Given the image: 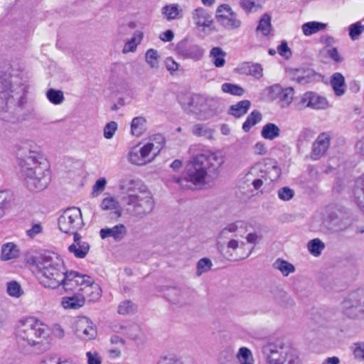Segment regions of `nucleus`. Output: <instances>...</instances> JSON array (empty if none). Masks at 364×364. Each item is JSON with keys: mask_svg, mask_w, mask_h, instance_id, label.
I'll return each instance as SVG.
<instances>
[{"mask_svg": "<svg viewBox=\"0 0 364 364\" xmlns=\"http://www.w3.org/2000/svg\"><path fill=\"white\" fill-rule=\"evenodd\" d=\"M225 163L223 154L219 151H203L193 156L186 167L183 178H173V181L183 188H191V185L203 186L208 176H216Z\"/></svg>", "mask_w": 364, "mask_h": 364, "instance_id": "f257e3e1", "label": "nucleus"}, {"mask_svg": "<svg viewBox=\"0 0 364 364\" xmlns=\"http://www.w3.org/2000/svg\"><path fill=\"white\" fill-rule=\"evenodd\" d=\"M16 154L19 171L28 188L36 192L43 190L46 157L43 149L26 142L18 148Z\"/></svg>", "mask_w": 364, "mask_h": 364, "instance_id": "f03ea898", "label": "nucleus"}, {"mask_svg": "<svg viewBox=\"0 0 364 364\" xmlns=\"http://www.w3.org/2000/svg\"><path fill=\"white\" fill-rule=\"evenodd\" d=\"M26 78L23 67L13 65L9 73L0 80V113L21 107L26 102Z\"/></svg>", "mask_w": 364, "mask_h": 364, "instance_id": "7ed1b4c3", "label": "nucleus"}, {"mask_svg": "<svg viewBox=\"0 0 364 364\" xmlns=\"http://www.w3.org/2000/svg\"><path fill=\"white\" fill-rule=\"evenodd\" d=\"M248 225L243 221H237L228 224L224 228L220 234V238L230 239L227 243L226 247L221 249L223 256L230 261H238L248 257L254 247L248 249L247 252L244 251L246 243L241 241L240 238H243L247 232Z\"/></svg>", "mask_w": 364, "mask_h": 364, "instance_id": "20e7f679", "label": "nucleus"}, {"mask_svg": "<svg viewBox=\"0 0 364 364\" xmlns=\"http://www.w3.org/2000/svg\"><path fill=\"white\" fill-rule=\"evenodd\" d=\"M45 324L35 317L22 318L18 321L16 337L18 345L23 349L27 347H38L41 349L43 346Z\"/></svg>", "mask_w": 364, "mask_h": 364, "instance_id": "39448f33", "label": "nucleus"}, {"mask_svg": "<svg viewBox=\"0 0 364 364\" xmlns=\"http://www.w3.org/2000/svg\"><path fill=\"white\" fill-rule=\"evenodd\" d=\"M262 351L267 364H296L299 360L297 350L281 339L267 343Z\"/></svg>", "mask_w": 364, "mask_h": 364, "instance_id": "423d86ee", "label": "nucleus"}, {"mask_svg": "<svg viewBox=\"0 0 364 364\" xmlns=\"http://www.w3.org/2000/svg\"><path fill=\"white\" fill-rule=\"evenodd\" d=\"M122 200L127 213L135 217L143 218L150 214L155 206L152 193L147 188L134 194L123 196Z\"/></svg>", "mask_w": 364, "mask_h": 364, "instance_id": "0eeeda50", "label": "nucleus"}, {"mask_svg": "<svg viewBox=\"0 0 364 364\" xmlns=\"http://www.w3.org/2000/svg\"><path fill=\"white\" fill-rule=\"evenodd\" d=\"M25 259L31 273L46 287V250L33 247L26 252Z\"/></svg>", "mask_w": 364, "mask_h": 364, "instance_id": "6e6552de", "label": "nucleus"}, {"mask_svg": "<svg viewBox=\"0 0 364 364\" xmlns=\"http://www.w3.org/2000/svg\"><path fill=\"white\" fill-rule=\"evenodd\" d=\"M58 225L60 230L64 233L73 235L79 234L85 223L81 210L79 208L71 207L64 210L58 218Z\"/></svg>", "mask_w": 364, "mask_h": 364, "instance_id": "1a4fd4ad", "label": "nucleus"}, {"mask_svg": "<svg viewBox=\"0 0 364 364\" xmlns=\"http://www.w3.org/2000/svg\"><path fill=\"white\" fill-rule=\"evenodd\" d=\"M217 21L228 30L237 29L241 26V21L228 4L220 5L215 14Z\"/></svg>", "mask_w": 364, "mask_h": 364, "instance_id": "9d476101", "label": "nucleus"}, {"mask_svg": "<svg viewBox=\"0 0 364 364\" xmlns=\"http://www.w3.org/2000/svg\"><path fill=\"white\" fill-rule=\"evenodd\" d=\"M361 302V294L359 292L350 294L341 302V309L343 315L350 319L358 318L361 312L358 308Z\"/></svg>", "mask_w": 364, "mask_h": 364, "instance_id": "9b49d317", "label": "nucleus"}, {"mask_svg": "<svg viewBox=\"0 0 364 364\" xmlns=\"http://www.w3.org/2000/svg\"><path fill=\"white\" fill-rule=\"evenodd\" d=\"M289 77L301 85L318 81L321 75L309 68H289L287 70Z\"/></svg>", "mask_w": 364, "mask_h": 364, "instance_id": "f8f14e48", "label": "nucleus"}, {"mask_svg": "<svg viewBox=\"0 0 364 364\" xmlns=\"http://www.w3.org/2000/svg\"><path fill=\"white\" fill-rule=\"evenodd\" d=\"M177 53L184 59L199 61L204 55L205 50L197 44H187V40H183L177 44Z\"/></svg>", "mask_w": 364, "mask_h": 364, "instance_id": "ddd939ff", "label": "nucleus"}, {"mask_svg": "<svg viewBox=\"0 0 364 364\" xmlns=\"http://www.w3.org/2000/svg\"><path fill=\"white\" fill-rule=\"evenodd\" d=\"M171 294V301L180 306H191L196 301V292L191 288H173Z\"/></svg>", "mask_w": 364, "mask_h": 364, "instance_id": "4468645a", "label": "nucleus"}, {"mask_svg": "<svg viewBox=\"0 0 364 364\" xmlns=\"http://www.w3.org/2000/svg\"><path fill=\"white\" fill-rule=\"evenodd\" d=\"M75 334L82 340L90 341L96 337L97 330L88 318L82 317L76 322Z\"/></svg>", "mask_w": 364, "mask_h": 364, "instance_id": "2eb2a0df", "label": "nucleus"}, {"mask_svg": "<svg viewBox=\"0 0 364 364\" xmlns=\"http://www.w3.org/2000/svg\"><path fill=\"white\" fill-rule=\"evenodd\" d=\"M331 139L329 133H321L312 144L311 158L318 160L324 156L330 146Z\"/></svg>", "mask_w": 364, "mask_h": 364, "instance_id": "dca6fc26", "label": "nucleus"}, {"mask_svg": "<svg viewBox=\"0 0 364 364\" xmlns=\"http://www.w3.org/2000/svg\"><path fill=\"white\" fill-rule=\"evenodd\" d=\"M199 116L200 119H207L218 114L221 111L220 102L215 98L201 99Z\"/></svg>", "mask_w": 364, "mask_h": 364, "instance_id": "f3484780", "label": "nucleus"}, {"mask_svg": "<svg viewBox=\"0 0 364 364\" xmlns=\"http://www.w3.org/2000/svg\"><path fill=\"white\" fill-rule=\"evenodd\" d=\"M264 161V165L259 171L262 173V178L267 183H269L279 178L282 171L276 161L267 159Z\"/></svg>", "mask_w": 364, "mask_h": 364, "instance_id": "a211bd4d", "label": "nucleus"}, {"mask_svg": "<svg viewBox=\"0 0 364 364\" xmlns=\"http://www.w3.org/2000/svg\"><path fill=\"white\" fill-rule=\"evenodd\" d=\"M56 266L59 267V269H50L47 273V288L55 289L60 287L65 279L67 272L65 264L58 262V265Z\"/></svg>", "mask_w": 364, "mask_h": 364, "instance_id": "6ab92c4d", "label": "nucleus"}, {"mask_svg": "<svg viewBox=\"0 0 364 364\" xmlns=\"http://www.w3.org/2000/svg\"><path fill=\"white\" fill-rule=\"evenodd\" d=\"M68 250L75 257L83 259L89 252L90 245L82 240L80 234H75L73 236V243L68 246Z\"/></svg>", "mask_w": 364, "mask_h": 364, "instance_id": "aec40b11", "label": "nucleus"}, {"mask_svg": "<svg viewBox=\"0 0 364 364\" xmlns=\"http://www.w3.org/2000/svg\"><path fill=\"white\" fill-rule=\"evenodd\" d=\"M302 102L306 104V107L316 109H323L328 106L325 97L313 92H306L302 97Z\"/></svg>", "mask_w": 364, "mask_h": 364, "instance_id": "412c9836", "label": "nucleus"}, {"mask_svg": "<svg viewBox=\"0 0 364 364\" xmlns=\"http://www.w3.org/2000/svg\"><path fill=\"white\" fill-rule=\"evenodd\" d=\"M127 229L123 224H118L112 228H102L100 231L102 239L112 237L115 241H121L127 235Z\"/></svg>", "mask_w": 364, "mask_h": 364, "instance_id": "4be33fe9", "label": "nucleus"}, {"mask_svg": "<svg viewBox=\"0 0 364 364\" xmlns=\"http://www.w3.org/2000/svg\"><path fill=\"white\" fill-rule=\"evenodd\" d=\"M142 188H146V187L141 185L140 181L133 177H125L119 181V189L122 191L123 196L134 194Z\"/></svg>", "mask_w": 364, "mask_h": 364, "instance_id": "5701e85b", "label": "nucleus"}, {"mask_svg": "<svg viewBox=\"0 0 364 364\" xmlns=\"http://www.w3.org/2000/svg\"><path fill=\"white\" fill-rule=\"evenodd\" d=\"M271 89L273 93L279 96L282 107H287L291 103L294 95V89L291 87L282 88L280 85H275Z\"/></svg>", "mask_w": 364, "mask_h": 364, "instance_id": "b1692460", "label": "nucleus"}, {"mask_svg": "<svg viewBox=\"0 0 364 364\" xmlns=\"http://www.w3.org/2000/svg\"><path fill=\"white\" fill-rule=\"evenodd\" d=\"M21 251L16 244L12 242L4 243L1 247L0 259L6 262L19 257Z\"/></svg>", "mask_w": 364, "mask_h": 364, "instance_id": "393cba45", "label": "nucleus"}, {"mask_svg": "<svg viewBox=\"0 0 364 364\" xmlns=\"http://www.w3.org/2000/svg\"><path fill=\"white\" fill-rule=\"evenodd\" d=\"M192 19L198 27H209L213 23L211 16L203 8H197L193 10Z\"/></svg>", "mask_w": 364, "mask_h": 364, "instance_id": "a878e982", "label": "nucleus"}, {"mask_svg": "<svg viewBox=\"0 0 364 364\" xmlns=\"http://www.w3.org/2000/svg\"><path fill=\"white\" fill-rule=\"evenodd\" d=\"M330 85L336 96L341 97L346 93V80L343 75L341 73H335L331 76Z\"/></svg>", "mask_w": 364, "mask_h": 364, "instance_id": "bb28decb", "label": "nucleus"}, {"mask_svg": "<svg viewBox=\"0 0 364 364\" xmlns=\"http://www.w3.org/2000/svg\"><path fill=\"white\" fill-rule=\"evenodd\" d=\"M101 208L104 210H110L117 218L122 215V207L119 202L114 197H107L102 200Z\"/></svg>", "mask_w": 364, "mask_h": 364, "instance_id": "cd10ccee", "label": "nucleus"}, {"mask_svg": "<svg viewBox=\"0 0 364 364\" xmlns=\"http://www.w3.org/2000/svg\"><path fill=\"white\" fill-rule=\"evenodd\" d=\"M161 11L164 18L168 21L178 18L182 12V9L177 4L166 5Z\"/></svg>", "mask_w": 364, "mask_h": 364, "instance_id": "c85d7f7f", "label": "nucleus"}, {"mask_svg": "<svg viewBox=\"0 0 364 364\" xmlns=\"http://www.w3.org/2000/svg\"><path fill=\"white\" fill-rule=\"evenodd\" d=\"M327 24L318 21H309L301 26V30L304 36H309L326 29Z\"/></svg>", "mask_w": 364, "mask_h": 364, "instance_id": "c756f323", "label": "nucleus"}, {"mask_svg": "<svg viewBox=\"0 0 364 364\" xmlns=\"http://www.w3.org/2000/svg\"><path fill=\"white\" fill-rule=\"evenodd\" d=\"M281 130L279 127L274 123H267L261 131L262 136L268 140H273L280 136Z\"/></svg>", "mask_w": 364, "mask_h": 364, "instance_id": "7c9ffc66", "label": "nucleus"}, {"mask_svg": "<svg viewBox=\"0 0 364 364\" xmlns=\"http://www.w3.org/2000/svg\"><path fill=\"white\" fill-rule=\"evenodd\" d=\"M226 53L220 47H214L210 52V58L216 68H222L225 64Z\"/></svg>", "mask_w": 364, "mask_h": 364, "instance_id": "2f4dec72", "label": "nucleus"}, {"mask_svg": "<svg viewBox=\"0 0 364 364\" xmlns=\"http://www.w3.org/2000/svg\"><path fill=\"white\" fill-rule=\"evenodd\" d=\"M250 105V101L247 100L240 101L230 107V113L235 117H240L247 112Z\"/></svg>", "mask_w": 364, "mask_h": 364, "instance_id": "473e14b6", "label": "nucleus"}, {"mask_svg": "<svg viewBox=\"0 0 364 364\" xmlns=\"http://www.w3.org/2000/svg\"><path fill=\"white\" fill-rule=\"evenodd\" d=\"M154 146L155 144L154 142H149L139 148V152H141V156L146 161V164L151 162L159 154L155 149Z\"/></svg>", "mask_w": 364, "mask_h": 364, "instance_id": "72a5a7b5", "label": "nucleus"}, {"mask_svg": "<svg viewBox=\"0 0 364 364\" xmlns=\"http://www.w3.org/2000/svg\"><path fill=\"white\" fill-rule=\"evenodd\" d=\"M272 266L284 277H287L289 274L294 273L296 271L295 267L292 264L282 259H276Z\"/></svg>", "mask_w": 364, "mask_h": 364, "instance_id": "f704fd0d", "label": "nucleus"}, {"mask_svg": "<svg viewBox=\"0 0 364 364\" xmlns=\"http://www.w3.org/2000/svg\"><path fill=\"white\" fill-rule=\"evenodd\" d=\"M146 120L143 117H136L132 119L131 124V132L134 136H141L146 129Z\"/></svg>", "mask_w": 364, "mask_h": 364, "instance_id": "c9c22d12", "label": "nucleus"}, {"mask_svg": "<svg viewBox=\"0 0 364 364\" xmlns=\"http://www.w3.org/2000/svg\"><path fill=\"white\" fill-rule=\"evenodd\" d=\"M80 289L85 291L90 301H97L101 296V288L97 284L95 283L94 280H92V284H89L87 287H85Z\"/></svg>", "mask_w": 364, "mask_h": 364, "instance_id": "e433bc0d", "label": "nucleus"}, {"mask_svg": "<svg viewBox=\"0 0 364 364\" xmlns=\"http://www.w3.org/2000/svg\"><path fill=\"white\" fill-rule=\"evenodd\" d=\"M271 31V16L268 14H264L259 21L257 31L261 32L263 36H267Z\"/></svg>", "mask_w": 364, "mask_h": 364, "instance_id": "4c0bfd02", "label": "nucleus"}, {"mask_svg": "<svg viewBox=\"0 0 364 364\" xmlns=\"http://www.w3.org/2000/svg\"><path fill=\"white\" fill-rule=\"evenodd\" d=\"M6 293L13 298L18 299L24 294L21 284L16 281H11L6 283Z\"/></svg>", "mask_w": 364, "mask_h": 364, "instance_id": "58836bf2", "label": "nucleus"}, {"mask_svg": "<svg viewBox=\"0 0 364 364\" xmlns=\"http://www.w3.org/2000/svg\"><path fill=\"white\" fill-rule=\"evenodd\" d=\"M85 304V298L83 296H72L63 299L62 304L65 309H76L82 306Z\"/></svg>", "mask_w": 364, "mask_h": 364, "instance_id": "ea45409f", "label": "nucleus"}, {"mask_svg": "<svg viewBox=\"0 0 364 364\" xmlns=\"http://www.w3.org/2000/svg\"><path fill=\"white\" fill-rule=\"evenodd\" d=\"M355 198L360 209L364 212V174L356 181Z\"/></svg>", "mask_w": 364, "mask_h": 364, "instance_id": "a19ab883", "label": "nucleus"}, {"mask_svg": "<svg viewBox=\"0 0 364 364\" xmlns=\"http://www.w3.org/2000/svg\"><path fill=\"white\" fill-rule=\"evenodd\" d=\"M307 248L312 255L318 257L321 255L324 250L325 244L318 238H315L308 242Z\"/></svg>", "mask_w": 364, "mask_h": 364, "instance_id": "79ce46f5", "label": "nucleus"}, {"mask_svg": "<svg viewBox=\"0 0 364 364\" xmlns=\"http://www.w3.org/2000/svg\"><path fill=\"white\" fill-rule=\"evenodd\" d=\"M192 133L197 136H204L206 139H212L213 130L203 124H197L193 126Z\"/></svg>", "mask_w": 364, "mask_h": 364, "instance_id": "37998d69", "label": "nucleus"}, {"mask_svg": "<svg viewBox=\"0 0 364 364\" xmlns=\"http://www.w3.org/2000/svg\"><path fill=\"white\" fill-rule=\"evenodd\" d=\"M70 279L69 281H72L73 278H76L75 279V285L77 287L85 286L87 287L89 284H92V279L91 277L87 274H82L78 273L77 272L70 271Z\"/></svg>", "mask_w": 364, "mask_h": 364, "instance_id": "c03bdc74", "label": "nucleus"}, {"mask_svg": "<svg viewBox=\"0 0 364 364\" xmlns=\"http://www.w3.org/2000/svg\"><path fill=\"white\" fill-rule=\"evenodd\" d=\"M262 119V114L257 110L252 111L247 117L246 121L243 123L242 129L247 132L250 128L255 125Z\"/></svg>", "mask_w": 364, "mask_h": 364, "instance_id": "a18cd8bd", "label": "nucleus"}, {"mask_svg": "<svg viewBox=\"0 0 364 364\" xmlns=\"http://www.w3.org/2000/svg\"><path fill=\"white\" fill-rule=\"evenodd\" d=\"M237 356L240 364H254L255 363L251 350L246 347L240 348Z\"/></svg>", "mask_w": 364, "mask_h": 364, "instance_id": "49530a36", "label": "nucleus"}, {"mask_svg": "<svg viewBox=\"0 0 364 364\" xmlns=\"http://www.w3.org/2000/svg\"><path fill=\"white\" fill-rule=\"evenodd\" d=\"M221 90L223 92L235 96H242L245 93V90L242 87L229 82L223 83Z\"/></svg>", "mask_w": 364, "mask_h": 364, "instance_id": "de8ad7c7", "label": "nucleus"}, {"mask_svg": "<svg viewBox=\"0 0 364 364\" xmlns=\"http://www.w3.org/2000/svg\"><path fill=\"white\" fill-rule=\"evenodd\" d=\"M58 262L64 264L60 255L56 252L47 251V273H48V270H50V269H56V267L59 269V267L56 266V264L58 265Z\"/></svg>", "mask_w": 364, "mask_h": 364, "instance_id": "09e8293b", "label": "nucleus"}, {"mask_svg": "<svg viewBox=\"0 0 364 364\" xmlns=\"http://www.w3.org/2000/svg\"><path fill=\"white\" fill-rule=\"evenodd\" d=\"M14 194L10 191H0V210H4L11 205L14 201Z\"/></svg>", "mask_w": 364, "mask_h": 364, "instance_id": "8fccbe9b", "label": "nucleus"}, {"mask_svg": "<svg viewBox=\"0 0 364 364\" xmlns=\"http://www.w3.org/2000/svg\"><path fill=\"white\" fill-rule=\"evenodd\" d=\"M124 333L133 340L140 339L142 336V330L139 325L136 323L129 324L124 328Z\"/></svg>", "mask_w": 364, "mask_h": 364, "instance_id": "3c124183", "label": "nucleus"}, {"mask_svg": "<svg viewBox=\"0 0 364 364\" xmlns=\"http://www.w3.org/2000/svg\"><path fill=\"white\" fill-rule=\"evenodd\" d=\"M47 99L54 105H60L65 100V97L63 91L51 88L47 90Z\"/></svg>", "mask_w": 364, "mask_h": 364, "instance_id": "603ef678", "label": "nucleus"}, {"mask_svg": "<svg viewBox=\"0 0 364 364\" xmlns=\"http://www.w3.org/2000/svg\"><path fill=\"white\" fill-rule=\"evenodd\" d=\"M159 55L158 51L155 49H149L145 54L146 62L149 65L151 68H158L159 66Z\"/></svg>", "mask_w": 364, "mask_h": 364, "instance_id": "864d4df0", "label": "nucleus"}, {"mask_svg": "<svg viewBox=\"0 0 364 364\" xmlns=\"http://www.w3.org/2000/svg\"><path fill=\"white\" fill-rule=\"evenodd\" d=\"M213 267L212 261L207 257H203L198 260L196 264V274L198 277L201 276L203 273L208 272Z\"/></svg>", "mask_w": 364, "mask_h": 364, "instance_id": "5fc2aeb1", "label": "nucleus"}, {"mask_svg": "<svg viewBox=\"0 0 364 364\" xmlns=\"http://www.w3.org/2000/svg\"><path fill=\"white\" fill-rule=\"evenodd\" d=\"M129 161L132 164H135L137 166H143L146 164V161L143 159L142 156H141V152H139V149L137 147L133 148L129 154Z\"/></svg>", "mask_w": 364, "mask_h": 364, "instance_id": "6e6d98bb", "label": "nucleus"}, {"mask_svg": "<svg viewBox=\"0 0 364 364\" xmlns=\"http://www.w3.org/2000/svg\"><path fill=\"white\" fill-rule=\"evenodd\" d=\"M364 31V25L360 22H356L349 27V36L353 41L357 40Z\"/></svg>", "mask_w": 364, "mask_h": 364, "instance_id": "4d7b16f0", "label": "nucleus"}, {"mask_svg": "<svg viewBox=\"0 0 364 364\" xmlns=\"http://www.w3.org/2000/svg\"><path fill=\"white\" fill-rule=\"evenodd\" d=\"M117 129V122L112 121L104 127L103 135L107 139H112Z\"/></svg>", "mask_w": 364, "mask_h": 364, "instance_id": "13d9d810", "label": "nucleus"}, {"mask_svg": "<svg viewBox=\"0 0 364 364\" xmlns=\"http://www.w3.org/2000/svg\"><path fill=\"white\" fill-rule=\"evenodd\" d=\"M43 226L41 223H32L31 228L26 231V235L30 239H34L36 237L43 233Z\"/></svg>", "mask_w": 364, "mask_h": 364, "instance_id": "bf43d9fd", "label": "nucleus"}, {"mask_svg": "<svg viewBox=\"0 0 364 364\" xmlns=\"http://www.w3.org/2000/svg\"><path fill=\"white\" fill-rule=\"evenodd\" d=\"M134 311V305L131 301L129 300L122 302L118 307V313L119 314L126 315Z\"/></svg>", "mask_w": 364, "mask_h": 364, "instance_id": "052dcab7", "label": "nucleus"}, {"mask_svg": "<svg viewBox=\"0 0 364 364\" xmlns=\"http://www.w3.org/2000/svg\"><path fill=\"white\" fill-rule=\"evenodd\" d=\"M294 196V191L289 187H283L278 191V196L282 200H289Z\"/></svg>", "mask_w": 364, "mask_h": 364, "instance_id": "680f3d73", "label": "nucleus"}, {"mask_svg": "<svg viewBox=\"0 0 364 364\" xmlns=\"http://www.w3.org/2000/svg\"><path fill=\"white\" fill-rule=\"evenodd\" d=\"M150 142L155 144L154 148L157 151V153L163 149L165 144V138L162 134H158L152 136L150 139Z\"/></svg>", "mask_w": 364, "mask_h": 364, "instance_id": "e2e57ef3", "label": "nucleus"}, {"mask_svg": "<svg viewBox=\"0 0 364 364\" xmlns=\"http://www.w3.org/2000/svg\"><path fill=\"white\" fill-rule=\"evenodd\" d=\"M69 276H70V272L67 271L66 274H65V279L60 284L65 291L73 290L76 287V285H75L76 278H73L72 279V281H69L68 280L70 279Z\"/></svg>", "mask_w": 364, "mask_h": 364, "instance_id": "0e129e2a", "label": "nucleus"}, {"mask_svg": "<svg viewBox=\"0 0 364 364\" xmlns=\"http://www.w3.org/2000/svg\"><path fill=\"white\" fill-rule=\"evenodd\" d=\"M277 50L280 55L287 59L291 56V51L285 41H282L281 44L277 47Z\"/></svg>", "mask_w": 364, "mask_h": 364, "instance_id": "69168bd1", "label": "nucleus"}, {"mask_svg": "<svg viewBox=\"0 0 364 364\" xmlns=\"http://www.w3.org/2000/svg\"><path fill=\"white\" fill-rule=\"evenodd\" d=\"M327 54L336 63H341L343 61V58L339 54L338 49L335 47L329 48L327 50Z\"/></svg>", "mask_w": 364, "mask_h": 364, "instance_id": "338daca9", "label": "nucleus"}, {"mask_svg": "<svg viewBox=\"0 0 364 364\" xmlns=\"http://www.w3.org/2000/svg\"><path fill=\"white\" fill-rule=\"evenodd\" d=\"M87 358V363L88 364H101L102 358L100 355L94 351V352H87L86 353Z\"/></svg>", "mask_w": 364, "mask_h": 364, "instance_id": "774afa93", "label": "nucleus"}]
</instances>
